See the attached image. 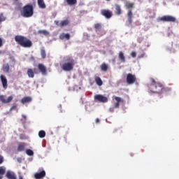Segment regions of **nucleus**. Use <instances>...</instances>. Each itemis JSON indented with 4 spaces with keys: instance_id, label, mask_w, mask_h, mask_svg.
I'll return each mask as SVG.
<instances>
[{
    "instance_id": "1",
    "label": "nucleus",
    "mask_w": 179,
    "mask_h": 179,
    "mask_svg": "<svg viewBox=\"0 0 179 179\" xmlns=\"http://www.w3.org/2000/svg\"><path fill=\"white\" fill-rule=\"evenodd\" d=\"M151 84L148 86L151 93H157L158 94L166 93L171 90V88L164 87L163 84L156 82L153 78H150Z\"/></svg>"
},
{
    "instance_id": "2",
    "label": "nucleus",
    "mask_w": 179,
    "mask_h": 179,
    "mask_svg": "<svg viewBox=\"0 0 179 179\" xmlns=\"http://www.w3.org/2000/svg\"><path fill=\"white\" fill-rule=\"evenodd\" d=\"M15 41L24 48H30L33 45V42L30 39L22 35H16L15 36Z\"/></svg>"
},
{
    "instance_id": "3",
    "label": "nucleus",
    "mask_w": 179,
    "mask_h": 179,
    "mask_svg": "<svg viewBox=\"0 0 179 179\" xmlns=\"http://www.w3.org/2000/svg\"><path fill=\"white\" fill-rule=\"evenodd\" d=\"M73 66H75V59L71 57H67L62 66V69L65 72H71L73 70Z\"/></svg>"
},
{
    "instance_id": "4",
    "label": "nucleus",
    "mask_w": 179,
    "mask_h": 179,
    "mask_svg": "<svg viewBox=\"0 0 179 179\" xmlns=\"http://www.w3.org/2000/svg\"><path fill=\"white\" fill-rule=\"evenodd\" d=\"M126 9H128L127 11V22L129 24H132V17H134V14L132 13V10L134 9V6H135V3H131L129 1H126L124 3Z\"/></svg>"
},
{
    "instance_id": "5",
    "label": "nucleus",
    "mask_w": 179,
    "mask_h": 179,
    "mask_svg": "<svg viewBox=\"0 0 179 179\" xmlns=\"http://www.w3.org/2000/svg\"><path fill=\"white\" fill-rule=\"evenodd\" d=\"M34 15L32 4H27L22 8V16L23 17H31Z\"/></svg>"
},
{
    "instance_id": "6",
    "label": "nucleus",
    "mask_w": 179,
    "mask_h": 179,
    "mask_svg": "<svg viewBox=\"0 0 179 179\" xmlns=\"http://www.w3.org/2000/svg\"><path fill=\"white\" fill-rule=\"evenodd\" d=\"M127 85H134L136 82V76L132 73H128L126 78Z\"/></svg>"
},
{
    "instance_id": "7",
    "label": "nucleus",
    "mask_w": 179,
    "mask_h": 179,
    "mask_svg": "<svg viewBox=\"0 0 179 179\" xmlns=\"http://www.w3.org/2000/svg\"><path fill=\"white\" fill-rule=\"evenodd\" d=\"M94 99L95 101H99V103H107V101H108V98L101 94H96L94 96Z\"/></svg>"
},
{
    "instance_id": "8",
    "label": "nucleus",
    "mask_w": 179,
    "mask_h": 179,
    "mask_svg": "<svg viewBox=\"0 0 179 179\" xmlns=\"http://www.w3.org/2000/svg\"><path fill=\"white\" fill-rule=\"evenodd\" d=\"M101 15L104 16L106 19H111L113 17V11L107 9L101 10Z\"/></svg>"
},
{
    "instance_id": "9",
    "label": "nucleus",
    "mask_w": 179,
    "mask_h": 179,
    "mask_svg": "<svg viewBox=\"0 0 179 179\" xmlns=\"http://www.w3.org/2000/svg\"><path fill=\"white\" fill-rule=\"evenodd\" d=\"M159 20H161V22H171L173 23H174V22H176V18L173 16L171 15H164L162 17L159 18Z\"/></svg>"
},
{
    "instance_id": "10",
    "label": "nucleus",
    "mask_w": 179,
    "mask_h": 179,
    "mask_svg": "<svg viewBox=\"0 0 179 179\" xmlns=\"http://www.w3.org/2000/svg\"><path fill=\"white\" fill-rule=\"evenodd\" d=\"M113 99L116 101L113 104V108H120V103H124V99L119 96H113Z\"/></svg>"
},
{
    "instance_id": "11",
    "label": "nucleus",
    "mask_w": 179,
    "mask_h": 179,
    "mask_svg": "<svg viewBox=\"0 0 179 179\" xmlns=\"http://www.w3.org/2000/svg\"><path fill=\"white\" fill-rule=\"evenodd\" d=\"M12 100H13V96H8V99H5V96L0 95V101H1V103H3V104H8L10 103Z\"/></svg>"
},
{
    "instance_id": "12",
    "label": "nucleus",
    "mask_w": 179,
    "mask_h": 179,
    "mask_svg": "<svg viewBox=\"0 0 179 179\" xmlns=\"http://www.w3.org/2000/svg\"><path fill=\"white\" fill-rule=\"evenodd\" d=\"M0 80L1 82L3 89H8V79H6V77L4 75H1Z\"/></svg>"
},
{
    "instance_id": "13",
    "label": "nucleus",
    "mask_w": 179,
    "mask_h": 179,
    "mask_svg": "<svg viewBox=\"0 0 179 179\" xmlns=\"http://www.w3.org/2000/svg\"><path fill=\"white\" fill-rule=\"evenodd\" d=\"M38 69L41 72V73L43 76L47 75V67L44 66L43 64H38Z\"/></svg>"
},
{
    "instance_id": "14",
    "label": "nucleus",
    "mask_w": 179,
    "mask_h": 179,
    "mask_svg": "<svg viewBox=\"0 0 179 179\" xmlns=\"http://www.w3.org/2000/svg\"><path fill=\"white\" fill-rule=\"evenodd\" d=\"M6 177L8 179H17L16 174L14 173V172L10 171H7V172L6 173Z\"/></svg>"
},
{
    "instance_id": "15",
    "label": "nucleus",
    "mask_w": 179,
    "mask_h": 179,
    "mask_svg": "<svg viewBox=\"0 0 179 179\" xmlns=\"http://www.w3.org/2000/svg\"><path fill=\"white\" fill-rule=\"evenodd\" d=\"M34 177L36 179L44 178V177H45V171H42L41 172L36 173L34 174Z\"/></svg>"
},
{
    "instance_id": "16",
    "label": "nucleus",
    "mask_w": 179,
    "mask_h": 179,
    "mask_svg": "<svg viewBox=\"0 0 179 179\" xmlns=\"http://www.w3.org/2000/svg\"><path fill=\"white\" fill-rule=\"evenodd\" d=\"M118 58L119 61L122 64H125V62H127V60L125 59V55H124V52H122V51L119 52Z\"/></svg>"
},
{
    "instance_id": "17",
    "label": "nucleus",
    "mask_w": 179,
    "mask_h": 179,
    "mask_svg": "<svg viewBox=\"0 0 179 179\" xmlns=\"http://www.w3.org/2000/svg\"><path fill=\"white\" fill-rule=\"evenodd\" d=\"M25 148H26V143H20L18 144L17 150V152H24Z\"/></svg>"
},
{
    "instance_id": "18",
    "label": "nucleus",
    "mask_w": 179,
    "mask_h": 179,
    "mask_svg": "<svg viewBox=\"0 0 179 179\" xmlns=\"http://www.w3.org/2000/svg\"><path fill=\"white\" fill-rule=\"evenodd\" d=\"M31 96H24L21 99L22 104H26V103H30L31 102Z\"/></svg>"
},
{
    "instance_id": "19",
    "label": "nucleus",
    "mask_w": 179,
    "mask_h": 179,
    "mask_svg": "<svg viewBox=\"0 0 179 179\" xmlns=\"http://www.w3.org/2000/svg\"><path fill=\"white\" fill-rule=\"evenodd\" d=\"M115 13L120 16V15H121V13H122V10H121V6L118 5V4H115Z\"/></svg>"
},
{
    "instance_id": "20",
    "label": "nucleus",
    "mask_w": 179,
    "mask_h": 179,
    "mask_svg": "<svg viewBox=\"0 0 179 179\" xmlns=\"http://www.w3.org/2000/svg\"><path fill=\"white\" fill-rule=\"evenodd\" d=\"M5 173H6V168L5 166H0V179L3 178Z\"/></svg>"
},
{
    "instance_id": "21",
    "label": "nucleus",
    "mask_w": 179,
    "mask_h": 179,
    "mask_svg": "<svg viewBox=\"0 0 179 179\" xmlns=\"http://www.w3.org/2000/svg\"><path fill=\"white\" fill-rule=\"evenodd\" d=\"M38 7L41 8V9H45L46 8L44 0H38Z\"/></svg>"
},
{
    "instance_id": "22",
    "label": "nucleus",
    "mask_w": 179,
    "mask_h": 179,
    "mask_svg": "<svg viewBox=\"0 0 179 179\" xmlns=\"http://www.w3.org/2000/svg\"><path fill=\"white\" fill-rule=\"evenodd\" d=\"M59 38L60 40H64V38H66V40H69V38H71V35L69 34H62L59 36Z\"/></svg>"
},
{
    "instance_id": "23",
    "label": "nucleus",
    "mask_w": 179,
    "mask_h": 179,
    "mask_svg": "<svg viewBox=\"0 0 179 179\" xmlns=\"http://www.w3.org/2000/svg\"><path fill=\"white\" fill-rule=\"evenodd\" d=\"M68 24H69V20H65L59 23V27H65V26H68Z\"/></svg>"
},
{
    "instance_id": "24",
    "label": "nucleus",
    "mask_w": 179,
    "mask_h": 179,
    "mask_svg": "<svg viewBox=\"0 0 179 179\" xmlns=\"http://www.w3.org/2000/svg\"><path fill=\"white\" fill-rule=\"evenodd\" d=\"M27 73L29 78H34V71L32 69H28Z\"/></svg>"
},
{
    "instance_id": "25",
    "label": "nucleus",
    "mask_w": 179,
    "mask_h": 179,
    "mask_svg": "<svg viewBox=\"0 0 179 179\" xmlns=\"http://www.w3.org/2000/svg\"><path fill=\"white\" fill-rule=\"evenodd\" d=\"M22 118L21 119V122L24 125V128H26V122L27 121V117L26 115H22Z\"/></svg>"
},
{
    "instance_id": "26",
    "label": "nucleus",
    "mask_w": 179,
    "mask_h": 179,
    "mask_svg": "<svg viewBox=\"0 0 179 179\" xmlns=\"http://www.w3.org/2000/svg\"><path fill=\"white\" fill-rule=\"evenodd\" d=\"M94 29L96 33L99 34V31L101 30V24L100 23H96L94 24Z\"/></svg>"
},
{
    "instance_id": "27",
    "label": "nucleus",
    "mask_w": 179,
    "mask_h": 179,
    "mask_svg": "<svg viewBox=\"0 0 179 179\" xmlns=\"http://www.w3.org/2000/svg\"><path fill=\"white\" fill-rule=\"evenodd\" d=\"M108 69V65H107L106 63H103L101 65V70L103 71V72H106V71Z\"/></svg>"
},
{
    "instance_id": "28",
    "label": "nucleus",
    "mask_w": 179,
    "mask_h": 179,
    "mask_svg": "<svg viewBox=\"0 0 179 179\" xmlns=\"http://www.w3.org/2000/svg\"><path fill=\"white\" fill-rule=\"evenodd\" d=\"M95 82L98 86H103V80H101V78H100V77H96L95 78Z\"/></svg>"
},
{
    "instance_id": "29",
    "label": "nucleus",
    "mask_w": 179,
    "mask_h": 179,
    "mask_svg": "<svg viewBox=\"0 0 179 179\" xmlns=\"http://www.w3.org/2000/svg\"><path fill=\"white\" fill-rule=\"evenodd\" d=\"M66 2L68 5H70V6H72V5H76L78 3L77 0H66Z\"/></svg>"
},
{
    "instance_id": "30",
    "label": "nucleus",
    "mask_w": 179,
    "mask_h": 179,
    "mask_svg": "<svg viewBox=\"0 0 179 179\" xmlns=\"http://www.w3.org/2000/svg\"><path fill=\"white\" fill-rule=\"evenodd\" d=\"M38 34H43L44 36H48L50 33L47 30H39L38 31Z\"/></svg>"
},
{
    "instance_id": "31",
    "label": "nucleus",
    "mask_w": 179,
    "mask_h": 179,
    "mask_svg": "<svg viewBox=\"0 0 179 179\" xmlns=\"http://www.w3.org/2000/svg\"><path fill=\"white\" fill-rule=\"evenodd\" d=\"M9 69H10V66H9L8 64H4L3 66V72H9Z\"/></svg>"
},
{
    "instance_id": "32",
    "label": "nucleus",
    "mask_w": 179,
    "mask_h": 179,
    "mask_svg": "<svg viewBox=\"0 0 179 179\" xmlns=\"http://www.w3.org/2000/svg\"><path fill=\"white\" fill-rule=\"evenodd\" d=\"M39 138H45V131L44 130H41L38 132Z\"/></svg>"
},
{
    "instance_id": "33",
    "label": "nucleus",
    "mask_w": 179,
    "mask_h": 179,
    "mask_svg": "<svg viewBox=\"0 0 179 179\" xmlns=\"http://www.w3.org/2000/svg\"><path fill=\"white\" fill-rule=\"evenodd\" d=\"M41 55L43 59L46 58L47 54L45 53V50H44V49L41 50Z\"/></svg>"
},
{
    "instance_id": "34",
    "label": "nucleus",
    "mask_w": 179,
    "mask_h": 179,
    "mask_svg": "<svg viewBox=\"0 0 179 179\" xmlns=\"http://www.w3.org/2000/svg\"><path fill=\"white\" fill-rule=\"evenodd\" d=\"M26 154L28 156H33V155H34V152H33V150H31L30 149H28V150H26Z\"/></svg>"
},
{
    "instance_id": "35",
    "label": "nucleus",
    "mask_w": 179,
    "mask_h": 179,
    "mask_svg": "<svg viewBox=\"0 0 179 179\" xmlns=\"http://www.w3.org/2000/svg\"><path fill=\"white\" fill-rule=\"evenodd\" d=\"M6 19L5 17L3 16V14L0 13V22H5Z\"/></svg>"
},
{
    "instance_id": "36",
    "label": "nucleus",
    "mask_w": 179,
    "mask_h": 179,
    "mask_svg": "<svg viewBox=\"0 0 179 179\" xmlns=\"http://www.w3.org/2000/svg\"><path fill=\"white\" fill-rule=\"evenodd\" d=\"M17 107V104L16 103H13V105L12 106V107L10 108V111H12V110H15V108Z\"/></svg>"
},
{
    "instance_id": "37",
    "label": "nucleus",
    "mask_w": 179,
    "mask_h": 179,
    "mask_svg": "<svg viewBox=\"0 0 179 179\" xmlns=\"http://www.w3.org/2000/svg\"><path fill=\"white\" fill-rule=\"evenodd\" d=\"M130 55H131V57H132V58H135V57H136V52H131Z\"/></svg>"
},
{
    "instance_id": "38",
    "label": "nucleus",
    "mask_w": 179,
    "mask_h": 179,
    "mask_svg": "<svg viewBox=\"0 0 179 179\" xmlns=\"http://www.w3.org/2000/svg\"><path fill=\"white\" fill-rule=\"evenodd\" d=\"M3 163V156L0 155V164Z\"/></svg>"
},
{
    "instance_id": "39",
    "label": "nucleus",
    "mask_w": 179,
    "mask_h": 179,
    "mask_svg": "<svg viewBox=\"0 0 179 179\" xmlns=\"http://www.w3.org/2000/svg\"><path fill=\"white\" fill-rule=\"evenodd\" d=\"M2 45H3V42L2 41V38H0V48L2 47Z\"/></svg>"
},
{
    "instance_id": "40",
    "label": "nucleus",
    "mask_w": 179,
    "mask_h": 179,
    "mask_svg": "<svg viewBox=\"0 0 179 179\" xmlns=\"http://www.w3.org/2000/svg\"><path fill=\"white\" fill-rule=\"evenodd\" d=\"M55 24H56V26H59V22L55 20Z\"/></svg>"
},
{
    "instance_id": "41",
    "label": "nucleus",
    "mask_w": 179,
    "mask_h": 179,
    "mask_svg": "<svg viewBox=\"0 0 179 179\" xmlns=\"http://www.w3.org/2000/svg\"><path fill=\"white\" fill-rule=\"evenodd\" d=\"M95 122H96V124H99V122H100V119L96 118V119L95 120Z\"/></svg>"
},
{
    "instance_id": "42",
    "label": "nucleus",
    "mask_w": 179,
    "mask_h": 179,
    "mask_svg": "<svg viewBox=\"0 0 179 179\" xmlns=\"http://www.w3.org/2000/svg\"><path fill=\"white\" fill-rule=\"evenodd\" d=\"M110 113H114V108H110Z\"/></svg>"
},
{
    "instance_id": "43",
    "label": "nucleus",
    "mask_w": 179,
    "mask_h": 179,
    "mask_svg": "<svg viewBox=\"0 0 179 179\" xmlns=\"http://www.w3.org/2000/svg\"><path fill=\"white\" fill-rule=\"evenodd\" d=\"M19 179H23V176H19Z\"/></svg>"
},
{
    "instance_id": "44",
    "label": "nucleus",
    "mask_w": 179,
    "mask_h": 179,
    "mask_svg": "<svg viewBox=\"0 0 179 179\" xmlns=\"http://www.w3.org/2000/svg\"><path fill=\"white\" fill-rule=\"evenodd\" d=\"M143 56H144V55H141V56L140 57V58L141 57V58H143Z\"/></svg>"
},
{
    "instance_id": "45",
    "label": "nucleus",
    "mask_w": 179,
    "mask_h": 179,
    "mask_svg": "<svg viewBox=\"0 0 179 179\" xmlns=\"http://www.w3.org/2000/svg\"><path fill=\"white\" fill-rule=\"evenodd\" d=\"M2 54V51L0 50V55Z\"/></svg>"
},
{
    "instance_id": "46",
    "label": "nucleus",
    "mask_w": 179,
    "mask_h": 179,
    "mask_svg": "<svg viewBox=\"0 0 179 179\" xmlns=\"http://www.w3.org/2000/svg\"><path fill=\"white\" fill-rule=\"evenodd\" d=\"M14 1H19V0H14Z\"/></svg>"
}]
</instances>
